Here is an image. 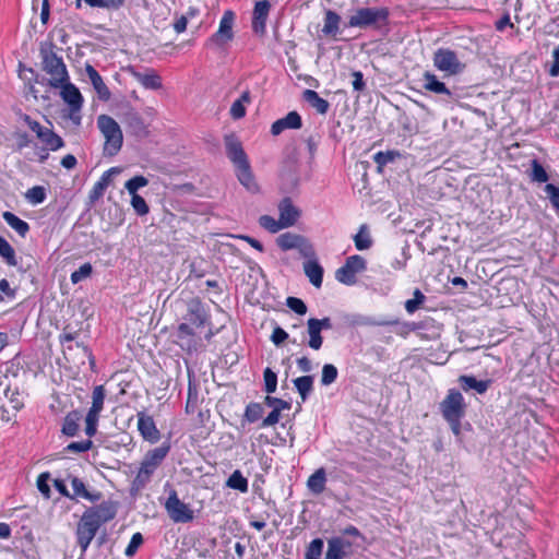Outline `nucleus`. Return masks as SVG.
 <instances>
[{"mask_svg": "<svg viewBox=\"0 0 559 559\" xmlns=\"http://www.w3.org/2000/svg\"><path fill=\"white\" fill-rule=\"evenodd\" d=\"M316 148V142H290L286 145L281 169V178L283 185L288 190H294L299 185V177L297 174L299 159L301 156L306 155L307 152L312 156Z\"/></svg>", "mask_w": 559, "mask_h": 559, "instance_id": "obj_1", "label": "nucleus"}, {"mask_svg": "<svg viewBox=\"0 0 559 559\" xmlns=\"http://www.w3.org/2000/svg\"><path fill=\"white\" fill-rule=\"evenodd\" d=\"M467 405L464 396L456 389H450L445 397L439 404V411L443 419L449 424L456 438H461L462 419L466 415Z\"/></svg>", "mask_w": 559, "mask_h": 559, "instance_id": "obj_2", "label": "nucleus"}, {"mask_svg": "<svg viewBox=\"0 0 559 559\" xmlns=\"http://www.w3.org/2000/svg\"><path fill=\"white\" fill-rule=\"evenodd\" d=\"M56 45L52 41H44L40 44L39 55L41 58L43 70L51 78L49 84L59 88L67 80H69L67 67L60 56L56 52Z\"/></svg>", "mask_w": 559, "mask_h": 559, "instance_id": "obj_3", "label": "nucleus"}, {"mask_svg": "<svg viewBox=\"0 0 559 559\" xmlns=\"http://www.w3.org/2000/svg\"><path fill=\"white\" fill-rule=\"evenodd\" d=\"M226 155L236 168L239 182L250 192L258 191L248 156L241 142H226Z\"/></svg>", "mask_w": 559, "mask_h": 559, "instance_id": "obj_4", "label": "nucleus"}, {"mask_svg": "<svg viewBox=\"0 0 559 559\" xmlns=\"http://www.w3.org/2000/svg\"><path fill=\"white\" fill-rule=\"evenodd\" d=\"M169 450L170 443L164 442L162 445L147 451L135 476V483L144 486L147 481H150L151 476L165 460Z\"/></svg>", "mask_w": 559, "mask_h": 559, "instance_id": "obj_5", "label": "nucleus"}, {"mask_svg": "<svg viewBox=\"0 0 559 559\" xmlns=\"http://www.w3.org/2000/svg\"><path fill=\"white\" fill-rule=\"evenodd\" d=\"M61 97L68 104V114L64 117L69 118L74 124L81 123V109L83 105V97L80 90L67 80L61 86Z\"/></svg>", "mask_w": 559, "mask_h": 559, "instance_id": "obj_6", "label": "nucleus"}, {"mask_svg": "<svg viewBox=\"0 0 559 559\" xmlns=\"http://www.w3.org/2000/svg\"><path fill=\"white\" fill-rule=\"evenodd\" d=\"M389 10L386 8H360L348 20L349 27L367 28L378 22H386Z\"/></svg>", "mask_w": 559, "mask_h": 559, "instance_id": "obj_7", "label": "nucleus"}, {"mask_svg": "<svg viewBox=\"0 0 559 559\" xmlns=\"http://www.w3.org/2000/svg\"><path fill=\"white\" fill-rule=\"evenodd\" d=\"M433 66L447 75L461 73L465 64L460 61L455 51L449 48H439L433 53Z\"/></svg>", "mask_w": 559, "mask_h": 559, "instance_id": "obj_8", "label": "nucleus"}, {"mask_svg": "<svg viewBox=\"0 0 559 559\" xmlns=\"http://www.w3.org/2000/svg\"><path fill=\"white\" fill-rule=\"evenodd\" d=\"M234 22L235 13L231 10H226L219 21L218 29L207 39V47L223 48L227 43L234 38Z\"/></svg>", "mask_w": 559, "mask_h": 559, "instance_id": "obj_9", "label": "nucleus"}, {"mask_svg": "<svg viewBox=\"0 0 559 559\" xmlns=\"http://www.w3.org/2000/svg\"><path fill=\"white\" fill-rule=\"evenodd\" d=\"M367 269L366 260L358 254L350 255L346 259L343 266L336 270L335 278L344 285L356 284V274Z\"/></svg>", "mask_w": 559, "mask_h": 559, "instance_id": "obj_10", "label": "nucleus"}, {"mask_svg": "<svg viewBox=\"0 0 559 559\" xmlns=\"http://www.w3.org/2000/svg\"><path fill=\"white\" fill-rule=\"evenodd\" d=\"M165 509L175 523H188L193 520V511L178 498L177 491L174 489L169 492Z\"/></svg>", "mask_w": 559, "mask_h": 559, "instance_id": "obj_11", "label": "nucleus"}, {"mask_svg": "<svg viewBox=\"0 0 559 559\" xmlns=\"http://www.w3.org/2000/svg\"><path fill=\"white\" fill-rule=\"evenodd\" d=\"M32 142H17L15 151L23 153L24 157L31 162L38 160L44 163L48 156V151H57L64 145V142H46L47 146H29Z\"/></svg>", "mask_w": 559, "mask_h": 559, "instance_id": "obj_12", "label": "nucleus"}, {"mask_svg": "<svg viewBox=\"0 0 559 559\" xmlns=\"http://www.w3.org/2000/svg\"><path fill=\"white\" fill-rule=\"evenodd\" d=\"M100 526L93 522L87 518V515L82 514L81 519L76 524L75 536L76 543L81 548V555L83 556L91 545L92 540L95 538Z\"/></svg>", "mask_w": 559, "mask_h": 559, "instance_id": "obj_13", "label": "nucleus"}, {"mask_svg": "<svg viewBox=\"0 0 559 559\" xmlns=\"http://www.w3.org/2000/svg\"><path fill=\"white\" fill-rule=\"evenodd\" d=\"M118 511V503L112 500H106L102 503L87 508L83 514L87 515L90 520L96 522L98 526L115 519Z\"/></svg>", "mask_w": 559, "mask_h": 559, "instance_id": "obj_14", "label": "nucleus"}, {"mask_svg": "<svg viewBox=\"0 0 559 559\" xmlns=\"http://www.w3.org/2000/svg\"><path fill=\"white\" fill-rule=\"evenodd\" d=\"M424 80V88L438 94V95H445L449 100H457L460 97V94L457 92V88H449L443 82L439 81L437 75L433 73L426 71L423 74Z\"/></svg>", "mask_w": 559, "mask_h": 559, "instance_id": "obj_15", "label": "nucleus"}, {"mask_svg": "<svg viewBox=\"0 0 559 559\" xmlns=\"http://www.w3.org/2000/svg\"><path fill=\"white\" fill-rule=\"evenodd\" d=\"M138 430L143 439L150 443H156L160 439V432L157 429L153 417L144 412L138 413Z\"/></svg>", "mask_w": 559, "mask_h": 559, "instance_id": "obj_16", "label": "nucleus"}, {"mask_svg": "<svg viewBox=\"0 0 559 559\" xmlns=\"http://www.w3.org/2000/svg\"><path fill=\"white\" fill-rule=\"evenodd\" d=\"M270 10L271 4L267 0H261L255 3L252 15V31L255 34L264 35Z\"/></svg>", "mask_w": 559, "mask_h": 559, "instance_id": "obj_17", "label": "nucleus"}, {"mask_svg": "<svg viewBox=\"0 0 559 559\" xmlns=\"http://www.w3.org/2000/svg\"><path fill=\"white\" fill-rule=\"evenodd\" d=\"M185 320H187L190 324L195 325L198 328L206 323L207 313L199 298H193L188 301Z\"/></svg>", "mask_w": 559, "mask_h": 559, "instance_id": "obj_18", "label": "nucleus"}, {"mask_svg": "<svg viewBox=\"0 0 559 559\" xmlns=\"http://www.w3.org/2000/svg\"><path fill=\"white\" fill-rule=\"evenodd\" d=\"M97 127L105 140H123L119 123L108 115H100L97 118Z\"/></svg>", "mask_w": 559, "mask_h": 559, "instance_id": "obj_19", "label": "nucleus"}, {"mask_svg": "<svg viewBox=\"0 0 559 559\" xmlns=\"http://www.w3.org/2000/svg\"><path fill=\"white\" fill-rule=\"evenodd\" d=\"M122 123L132 136L142 138L147 135L144 121L141 116L132 109L124 112Z\"/></svg>", "mask_w": 559, "mask_h": 559, "instance_id": "obj_20", "label": "nucleus"}, {"mask_svg": "<svg viewBox=\"0 0 559 559\" xmlns=\"http://www.w3.org/2000/svg\"><path fill=\"white\" fill-rule=\"evenodd\" d=\"M119 173L120 169L118 167H112L102 175L99 180L95 182V185L88 193V205H94L104 195L105 190L111 182V176L117 175Z\"/></svg>", "mask_w": 559, "mask_h": 559, "instance_id": "obj_21", "label": "nucleus"}, {"mask_svg": "<svg viewBox=\"0 0 559 559\" xmlns=\"http://www.w3.org/2000/svg\"><path fill=\"white\" fill-rule=\"evenodd\" d=\"M302 120L297 111H289L285 117L277 119L271 127L273 136L280 135L286 129H300Z\"/></svg>", "mask_w": 559, "mask_h": 559, "instance_id": "obj_22", "label": "nucleus"}, {"mask_svg": "<svg viewBox=\"0 0 559 559\" xmlns=\"http://www.w3.org/2000/svg\"><path fill=\"white\" fill-rule=\"evenodd\" d=\"M85 72L88 76L91 84L93 85V88L95 90L98 98L103 102H108L111 97V93L105 82L103 81V78L100 74L96 71V69L90 64H85Z\"/></svg>", "mask_w": 559, "mask_h": 559, "instance_id": "obj_23", "label": "nucleus"}, {"mask_svg": "<svg viewBox=\"0 0 559 559\" xmlns=\"http://www.w3.org/2000/svg\"><path fill=\"white\" fill-rule=\"evenodd\" d=\"M278 211L282 226L285 228L294 226L300 216V211L293 204L289 198H284L281 201Z\"/></svg>", "mask_w": 559, "mask_h": 559, "instance_id": "obj_24", "label": "nucleus"}, {"mask_svg": "<svg viewBox=\"0 0 559 559\" xmlns=\"http://www.w3.org/2000/svg\"><path fill=\"white\" fill-rule=\"evenodd\" d=\"M68 479L71 481L73 488V493H71V496H74V499L80 497L91 502H97L102 499L103 493L100 491L87 490L85 484L76 476L69 475Z\"/></svg>", "mask_w": 559, "mask_h": 559, "instance_id": "obj_25", "label": "nucleus"}, {"mask_svg": "<svg viewBox=\"0 0 559 559\" xmlns=\"http://www.w3.org/2000/svg\"><path fill=\"white\" fill-rule=\"evenodd\" d=\"M304 272L309 282L317 288L322 286L324 270L318 259H310L304 262Z\"/></svg>", "mask_w": 559, "mask_h": 559, "instance_id": "obj_26", "label": "nucleus"}, {"mask_svg": "<svg viewBox=\"0 0 559 559\" xmlns=\"http://www.w3.org/2000/svg\"><path fill=\"white\" fill-rule=\"evenodd\" d=\"M457 382L463 391L475 390L478 394L486 393L491 384V380H477L474 376L467 374L460 376Z\"/></svg>", "mask_w": 559, "mask_h": 559, "instance_id": "obj_27", "label": "nucleus"}, {"mask_svg": "<svg viewBox=\"0 0 559 559\" xmlns=\"http://www.w3.org/2000/svg\"><path fill=\"white\" fill-rule=\"evenodd\" d=\"M132 75L145 88L158 90L162 87L160 76L155 71H150L147 73L132 71Z\"/></svg>", "mask_w": 559, "mask_h": 559, "instance_id": "obj_28", "label": "nucleus"}, {"mask_svg": "<svg viewBox=\"0 0 559 559\" xmlns=\"http://www.w3.org/2000/svg\"><path fill=\"white\" fill-rule=\"evenodd\" d=\"M304 99L314 108L319 114L325 115L329 110L330 104L326 99L319 96L316 91L305 90L302 93Z\"/></svg>", "mask_w": 559, "mask_h": 559, "instance_id": "obj_29", "label": "nucleus"}, {"mask_svg": "<svg viewBox=\"0 0 559 559\" xmlns=\"http://www.w3.org/2000/svg\"><path fill=\"white\" fill-rule=\"evenodd\" d=\"M326 473L323 467L318 468L307 480L308 489L314 493L320 495L325 489Z\"/></svg>", "mask_w": 559, "mask_h": 559, "instance_id": "obj_30", "label": "nucleus"}, {"mask_svg": "<svg viewBox=\"0 0 559 559\" xmlns=\"http://www.w3.org/2000/svg\"><path fill=\"white\" fill-rule=\"evenodd\" d=\"M82 419V413L80 411H72L67 414L63 419L62 433L68 437L76 436L80 428V420Z\"/></svg>", "mask_w": 559, "mask_h": 559, "instance_id": "obj_31", "label": "nucleus"}, {"mask_svg": "<svg viewBox=\"0 0 559 559\" xmlns=\"http://www.w3.org/2000/svg\"><path fill=\"white\" fill-rule=\"evenodd\" d=\"M4 222L13 228L22 238H24L29 231V225L27 222L21 219L14 213L5 211L2 213Z\"/></svg>", "mask_w": 559, "mask_h": 559, "instance_id": "obj_32", "label": "nucleus"}, {"mask_svg": "<svg viewBox=\"0 0 559 559\" xmlns=\"http://www.w3.org/2000/svg\"><path fill=\"white\" fill-rule=\"evenodd\" d=\"M23 122L32 132L37 135L39 140H62L59 135L55 134L48 129H45L37 121L32 120L28 116H24Z\"/></svg>", "mask_w": 559, "mask_h": 559, "instance_id": "obj_33", "label": "nucleus"}, {"mask_svg": "<svg viewBox=\"0 0 559 559\" xmlns=\"http://www.w3.org/2000/svg\"><path fill=\"white\" fill-rule=\"evenodd\" d=\"M84 2L91 8L104 9L107 11H115L122 8L126 3V0H84ZM82 5V0H76L75 7L80 9Z\"/></svg>", "mask_w": 559, "mask_h": 559, "instance_id": "obj_34", "label": "nucleus"}, {"mask_svg": "<svg viewBox=\"0 0 559 559\" xmlns=\"http://www.w3.org/2000/svg\"><path fill=\"white\" fill-rule=\"evenodd\" d=\"M250 100V92H242L241 96L238 99H236L230 106L229 114L231 118L235 120L243 118L246 116V104H249Z\"/></svg>", "mask_w": 559, "mask_h": 559, "instance_id": "obj_35", "label": "nucleus"}, {"mask_svg": "<svg viewBox=\"0 0 559 559\" xmlns=\"http://www.w3.org/2000/svg\"><path fill=\"white\" fill-rule=\"evenodd\" d=\"M293 383L305 402L313 390V376H301L293 380Z\"/></svg>", "mask_w": 559, "mask_h": 559, "instance_id": "obj_36", "label": "nucleus"}, {"mask_svg": "<svg viewBox=\"0 0 559 559\" xmlns=\"http://www.w3.org/2000/svg\"><path fill=\"white\" fill-rule=\"evenodd\" d=\"M322 330L314 324L313 319L307 321V333L309 335L308 345L314 350H319L323 344V337L321 335Z\"/></svg>", "mask_w": 559, "mask_h": 559, "instance_id": "obj_37", "label": "nucleus"}, {"mask_svg": "<svg viewBox=\"0 0 559 559\" xmlns=\"http://www.w3.org/2000/svg\"><path fill=\"white\" fill-rule=\"evenodd\" d=\"M304 236L293 233H284L280 235L276 239L277 246L284 250L297 249L299 247L300 241H302Z\"/></svg>", "mask_w": 559, "mask_h": 559, "instance_id": "obj_38", "label": "nucleus"}, {"mask_svg": "<svg viewBox=\"0 0 559 559\" xmlns=\"http://www.w3.org/2000/svg\"><path fill=\"white\" fill-rule=\"evenodd\" d=\"M340 21L341 16L336 12L332 10H326L322 33L328 36H336V34L338 33Z\"/></svg>", "mask_w": 559, "mask_h": 559, "instance_id": "obj_39", "label": "nucleus"}, {"mask_svg": "<svg viewBox=\"0 0 559 559\" xmlns=\"http://www.w3.org/2000/svg\"><path fill=\"white\" fill-rule=\"evenodd\" d=\"M402 158V154L399 151L390 150L385 152H378L373 156V160L378 165V169L381 171V169L389 165L394 164L397 159Z\"/></svg>", "mask_w": 559, "mask_h": 559, "instance_id": "obj_40", "label": "nucleus"}, {"mask_svg": "<svg viewBox=\"0 0 559 559\" xmlns=\"http://www.w3.org/2000/svg\"><path fill=\"white\" fill-rule=\"evenodd\" d=\"M263 413L264 408L262 404L255 402L249 403L246 407L241 425L245 426V423H255L262 417Z\"/></svg>", "mask_w": 559, "mask_h": 559, "instance_id": "obj_41", "label": "nucleus"}, {"mask_svg": "<svg viewBox=\"0 0 559 559\" xmlns=\"http://www.w3.org/2000/svg\"><path fill=\"white\" fill-rule=\"evenodd\" d=\"M226 486L243 493L248 491V480L239 469L231 473L226 481Z\"/></svg>", "mask_w": 559, "mask_h": 559, "instance_id": "obj_42", "label": "nucleus"}, {"mask_svg": "<svg viewBox=\"0 0 559 559\" xmlns=\"http://www.w3.org/2000/svg\"><path fill=\"white\" fill-rule=\"evenodd\" d=\"M533 182L544 183L549 180V176L538 159L531 160V171L528 174Z\"/></svg>", "mask_w": 559, "mask_h": 559, "instance_id": "obj_43", "label": "nucleus"}, {"mask_svg": "<svg viewBox=\"0 0 559 559\" xmlns=\"http://www.w3.org/2000/svg\"><path fill=\"white\" fill-rule=\"evenodd\" d=\"M4 396L8 399L9 404L11 405V409L14 414L21 411L24 406L23 401L20 399V391L17 388L11 389L10 385H7L3 391Z\"/></svg>", "mask_w": 559, "mask_h": 559, "instance_id": "obj_44", "label": "nucleus"}, {"mask_svg": "<svg viewBox=\"0 0 559 559\" xmlns=\"http://www.w3.org/2000/svg\"><path fill=\"white\" fill-rule=\"evenodd\" d=\"M0 257L5 260L8 265H17V260L13 247L2 236H0Z\"/></svg>", "mask_w": 559, "mask_h": 559, "instance_id": "obj_45", "label": "nucleus"}, {"mask_svg": "<svg viewBox=\"0 0 559 559\" xmlns=\"http://www.w3.org/2000/svg\"><path fill=\"white\" fill-rule=\"evenodd\" d=\"M355 247L357 250H367L371 247L372 240L370 238L369 233L367 231V226L361 225L359 231L354 237Z\"/></svg>", "mask_w": 559, "mask_h": 559, "instance_id": "obj_46", "label": "nucleus"}, {"mask_svg": "<svg viewBox=\"0 0 559 559\" xmlns=\"http://www.w3.org/2000/svg\"><path fill=\"white\" fill-rule=\"evenodd\" d=\"M324 542L322 538L312 539L306 548L305 559H321Z\"/></svg>", "mask_w": 559, "mask_h": 559, "instance_id": "obj_47", "label": "nucleus"}, {"mask_svg": "<svg viewBox=\"0 0 559 559\" xmlns=\"http://www.w3.org/2000/svg\"><path fill=\"white\" fill-rule=\"evenodd\" d=\"M25 198L33 205L40 204L46 199V189L43 186H34L26 191Z\"/></svg>", "mask_w": 559, "mask_h": 559, "instance_id": "obj_48", "label": "nucleus"}, {"mask_svg": "<svg viewBox=\"0 0 559 559\" xmlns=\"http://www.w3.org/2000/svg\"><path fill=\"white\" fill-rule=\"evenodd\" d=\"M426 300V296L423 294V292L418 288H416L413 293V298L406 300L405 302V309L408 313H414L417 311L423 304Z\"/></svg>", "mask_w": 559, "mask_h": 559, "instance_id": "obj_49", "label": "nucleus"}, {"mask_svg": "<svg viewBox=\"0 0 559 559\" xmlns=\"http://www.w3.org/2000/svg\"><path fill=\"white\" fill-rule=\"evenodd\" d=\"M105 388L104 385H96L93 390L92 394V406L91 411H95L100 413L104 408V401H105Z\"/></svg>", "mask_w": 559, "mask_h": 559, "instance_id": "obj_50", "label": "nucleus"}, {"mask_svg": "<svg viewBox=\"0 0 559 559\" xmlns=\"http://www.w3.org/2000/svg\"><path fill=\"white\" fill-rule=\"evenodd\" d=\"M148 180L144 176H134L124 183V188L130 194H136L138 190L147 186Z\"/></svg>", "mask_w": 559, "mask_h": 559, "instance_id": "obj_51", "label": "nucleus"}, {"mask_svg": "<svg viewBox=\"0 0 559 559\" xmlns=\"http://www.w3.org/2000/svg\"><path fill=\"white\" fill-rule=\"evenodd\" d=\"M338 371L337 368L332 364H325L322 367L321 383L322 385H330L335 382Z\"/></svg>", "mask_w": 559, "mask_h": 559, "instance_id": "obj_52", "label": "nucleus"}, {"mask_svg": "<svg viewBox=\"0 0 559 559\" xmlns=\"http://www.w3.org/2000/svg\"><path fill=\"white\" fill-rule=\"evenodd\" d=\"M259 223L264 229L271 233H277L278 230L285 228L284 226H282V222L280 218L276 221L270 215H262L259 219Z\"/></svg>", "mask_w": 559, "mask_h": 559, "instance_id": "obj_53", "label": "nucleus"}, {"mask_svg": "<svg viewBox=\"0 0 559 559\" xmlns=\"http://www.w3.org/2000/svg\"><path fill=\"white\" fill-rule=\"evenodd\" d=\"M263 377H264L265 392L267 394L274 393L276 391V386H277L276 373L271 368H266L263 372Z\"/></svg>", "mask_w": 559, "mask_h": 559, "instance_id": "obj_54", "label": "nucleus"}, {"mask_svg": "<svg viewBox=\"0 0 559 559\" xmlns=\"http://www.w3.org/2000/svg\"><path fill=\"white\" fill-rule=\"evenodd\" d=\"M131 205L135 213L140 216L146 215L150 212V207L140 194H131Z\"/></svg>", "mask_w": 559, "mask_h": 559, "instance_id": "obj_55", "label": "nucleus"}, {"mask_svg": "<svg viewBox=\"0 0 559 559\" xmlns=\"http://www.w3.org/2000/svg\"><path fill=\"white\" fill-rule=\"evenodd\" d=\"M49 480H50V473L45 472V473L39 474V476L37 477V481H36L37 489L46 499H49L51 496V490H50V487L48 484Z\"/></svg>", "mask_w": 559, "mask_h": 559, "instance_id": "obj_56", "label": "nucleus"}, {"mask_svg": "<svg viewBox=\"0 0 559 559\" xmlns=\"http://www.w3.org/2000/svg\"><path fill=\"white\" fill-rule=\"evenodd\" d=\"M286 306L299 316H304L307 313V305L305 301L298 297H288L286 299Z\"/></svg>", "mask_w": 559, "mask_h": 559, "instance_id": "obj_57", "label": "nucleus"}, {"mask_svg": "<svg viewBox=\"0 0 559 559\" xmlns=\"http://www.w3.org/2000/svg\"><path fill=\"white\" fill-rule=\"evenodd\" d=\"M346 557L347 552L343 551L331 538H329L324 559H344Z\"/></svg>", "mask_w": 559, "mask_h": 559, "instance_id": "obj_58", "label": "nucleus"}, {"mask_svg": "<svg viewBox=\"0 0 559 559\" xmlns=\"http://www.w3.org/2000/svg\"><path fill=\"white\" fill-rule=\"evenodd\" d=\"M92 447H93V441L87 439V440L80 441V442L69 443L64 448V451L70 452V453H82V452H86V451L91 450Z\"/></svg>", "mask_w": 559, "mask_h": 559, "instance_id": "obj_59", "label": "nucleus"}, {"mask_svg": "<svg viewBox=\"0 0 559 559\" xmlns=\"http://www.w3.org/2000/svg\"><path fill=\"white\" fill-rule=\"evenodd\" d=\"M93 267L90 263L82 264L71 274V282L76 284L92 274Z\"/></svg>", "mask_w": 559, "mask_h": 559, "instance_id": "obj_60", "label": "nucleus"}, {"mask_svg": "<svg viewBox=\"0 0 559 559\" xmlns=\"http://www.w3.org/2000/svg\"><path fill=\"white\" fill-rule=\"evenodd\" d=\"M264 404L270 407H273V409H278V412H282L284 409H289L292 406V404L289 402L278 399V397H273L270 395H266L264 397Z\"/></svg>", "mask_w": 559, "mask_h": 559, "instance_id": "obj_61", "label": "nucleus"}, {"mask_svg": "<svg viewBox=\"0 0 559 559\" xmlns=\"http://www.w3.org/2000/svg\"><path fill=\"white\" fill-rule=\"evenodd\" d=\"M143 536L141 533H134L129 542V545L127 546L124 554L127 557H132L139 547L143 544Z\"/></svg>", "mask_w": 559, "mask_h": 559, "instance_id": "obj_62", "label": "nucleus"}, {"mask_svg": "<svg viewBox=\"0 0 559 559\" xmlns=\"http://www.w3.org/2000/svg\"><path fill=\"white\" fill-rule=\"evenodd\" d=\"M544 190L547 197L549 198L552 206L559 212V187L552 183H547Z\"/></svg>", "mask_w": 559, "mask_h": 559, "instance_id": "obj_63", "label": "nucleus"}, {"mask_svg": "<svg viewBox=\"0 0 559 559\" xmlns=\"http://www.w3.org/2000/svg\"><path fill=\"white\" fill-rule=\"evenodd\" d=\"M552 62L550 68L548 69V74L551 78H558L559 76V45L556 46L551 52Z\"/></svg>", "mask_w": 559, "mask_h": 559, "instance_id": "obj_64", "label": "nucleus"}]
</instances>
